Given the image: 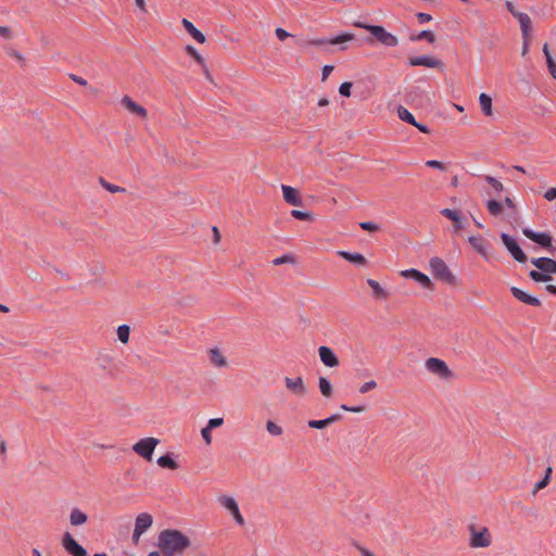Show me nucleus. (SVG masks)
<instances>
[{
  "mask_svg": "<svg viewBox=\"0 0 556 556\" xmlns=\"http://www.w3.org/2000/svg\"><path fill=\"white\" fill-rule=\"evenodd\" d=\"M157 551H152L148 556H182L191 546L188 535L177 529H165L156 539Z\"/></svg>",
  "mask_w": 556,
  "mask_h": 556,
  "instance_id": "f257e3e1",
  "label": "nucleus"
},
{
  "mask_svg": "<svg viewBox=\"0 0 556 556\" xmlns=\"http://www.w3.org/2000/svg\"><path fill=\"white\" fill-rule=\"evenodd\" d=\"M531 263L536 270L529 273L530 278L536 282H546L552 279L551 275L556 274V261L548 257L532 258Z\"/></svg>",
  "mask_w": 556,
  "mask_h": 556,
  "instance_id": "f03ea898",
  "label": "nucleus"
},
{
  "mask_svg": "<svg viewBox=\"0 0 556 556\" xmlns=\"http://www.w3.org/2000/svg\"><path fill=\"white\" fill-rule=\"evenodd\" d=\"M492 543L493 536L486 527L477 525L468 527V545L471 548H488Z\"/></svg>",
  "mask_w": 556,
  "mask_h": 556,
  "instance_id": "7ed1b4c3",
  "label": "nucleus"
},
{
  "mask_svg": "<svg viewBox=\"0 0 556 556\" xmlns=\"http://www.w3.org/2000/svg\"><path fill=\"white\" fill-rule=\"evenodd\" d=\"M429 267L432 275L439 280L451 286H455L457 283L455 275L450 270L448 266L441 257H431L429 261Z\"/></svg>",
  "mask_w": 556,
  "mask_h": 556,
  "instance_id": "20e7f679",
  "label": "nucleus"
},
{
  "mask_svg": "<svg viewBox=\"0 0 556 556\" xmlns=\"http://www.w3.org/2000/svg\"><path fill=\"white\" fill-rule=\"evenodd\" d=\"M355 26L368 30L381 45L386 47L392 48L399 45L397 37L387 31L382 26L369 25L365 23H356Z\"/></svg>",
  "mask_w": 556,
  "mask_h": 556,
  "instance_id": "39448f33",
  "label": "nucleus"
},
{
  "mask_svg": "<svg viewBox=\"0 0 556 556\" xmlns=\"http://www.w3.org/2000/svg\"><path fill=\"white\" fill-rule=\"evenodd\" d=\"M425 369L440 378L441 380H452L454 378L453 371L448 368L447 364L438 357H429L425 361Z\"/></svg>",
  "mask_w": 556,
  "mask_h": 556,
  "instance_id": "423d86ee",
  "label": "nucleus"
},
{
  "mask_svg": "<svg viewBox=\"0 0 556 556\" xmlns=\"http://www.w3.org/2000/svg\"><path fill=\"white\" fill-rule=\"evenodd\" d=\"M160 440L154 437L142 438L132 445V451L141 458L150 462Z\"/></svg>",
  "mask_w": 556,
  "mask_h": 556,
  "instance_id": "0eeeda50",
  "label": "nucleus"
},
{
  "mask_svg": "<svg viewBox=\"0 0 556 556\" xmlns=\"http://www.w3.org/2000/svg\"><path fill=\"white\" fill-rule=\"evenodd\" d=\"M217 501L220 504V506L232 516L235 522L238 526H240V527L244 526L245 520H244L242 514L240 513L239 505H238L237 501L235 500V497H232L230 495H222L217 498Z\"/></svg>",
  "mask_w": 556,
  "mask_h": 556,
  "instance_id": "6e6552de",
  "label": "nucleus"
},
{
  "mask_svg": "<svg viewBox=\"0 0 556 556\" xmlns=\"http://www.w3.org/2000/svg\"><path fill=\"white\" fill-rule=\"evenodd\" d=\"M153 518L149 513H141L136 517L132 542L138 544L141 535L151 528Z\"/></svg>",
  "mask_w": 556,
  "mask_h": 556,
  "instance_id": "1a4fd4ad",
  "label": "nucleus"
},
{
  "mask_svg": "<svg viewBox=\"0 0 556 556\" xmlns=\"http://www.w3.org/2000/svg\"><path fill=\"white\" fill-rule=\"evenodd\" d=\"M501 239L505 248L517 262L525 263L527 261V255L513 237L507 233H502Z\"/></svg>",
  "mask_w": 556,
  "mask_h": 556,
  "instance_id": "9d476101",
  "label": "nucleus"
},
{
  "mask_svg": "<svg viewBox=\"0 0 556 556\" xmlns=\"http://www.w3.org/2000/svg\"><path fill=\"white\" fill-rule=\"evenodd\" d=\"M121 104L124 106V109L131 115L141 118L147 119L148 118V111L146 108H143L141 104L137 103L131 97L129 96H123L121 98Z\"/></svg>",
  "mask_w": 556,
  "mask_h": 556,
  "instance_id": "9b49d317",
  "label": "nucleus"
},
{
  "mask_svg": "<svg viewBox=\"0 0 556 556\" xmlns=\"http://www.w3.org/2000/svg\"><path fill=\"white\" fill-rule=\"evenodd\" d=\"M62 547L72 556H86L87 551L76 542L70 532H65L62 536Z\"/></svg>",
  "mask_w": 556,
  "mask_h": 556,
  "instance_id": "f8f14e48",
  "label": "nucleus"
},
{
  "mask_svg": "<svg viewBox=\"0 0 556 556\" xmlns=\"http://www.w3.org/2000/svg\"><path fill=\"white\" fill-rule=\"evenodd\" d=\"M468 242L478 254H480L485 261H489L491 244L486 239L480 235L470 236L468 238Z\"/></svg>",
  "mask_w": 556,
  "mask_h": 556,
  "instance_id": "ddd939ff",
  "label": "nucleus"
},
{
  "mask_svg": "<svg viewBox=\"0 0 556 556\" xmlns=\"http://www.w3.org/2000/svg\"><path fill=\"white\" fill-rule=\"evenodd\" d=\"M401 276H403L405 278L414 279L416 282H418L425 289H428V290L434 289V283L432 282V280L427 275H425L424 273H421L415 268L402 270Z\"/></svg>",
  "mask_w": 556,
  "mask_h": 556,
  "instance_id": "4468645a",
  "label": "nucleus"
},
{
  "mask_svg": "<svg viewBox=\"0 0 556 556\" xmlns=\"http://www.w3.org/2000/svg\"><path fill=\"white\" fill-rule=\"evenodd\" d=\"M285 384L286 388L295 396L303 397L307 394V387L301 377H286Z\"/></svg>",
  "mask_w": 556,
  "mask_h": 556,
  "instance_id": "2eb2a0df",
  "label": "nucleus"
},
{
  "mask_svg": "<svg viewBox=\"0 0 556 556\" xmlns=\"http://www.w3.org/2000/svg\"><path fill=\"white\" fill-rule=\"evenodd\" d=\"M410 66H426L429 68L442 67V62L431 55H418L408 59Z\"/></svg>",
  "mask_w": 556,
  "mask_h": 556,
  "instance_id": "dca6fc26",
  "label": "nucleus"
},
{
  "mask_svg": "<svg viewBox=\"0 0 556 556\" xmlns=\"http://www.w3.org/2000/svg\"><path fill=\"white\" fill-rule=\"evenodd\" d=\"M522 233L530 240L534 241L543 248H549L552 245V237L547 232H535L530 228H523Z\"/></svg>",
  "mask_w": 556,
  "mask_h": 556,
  "instance_id": "f3484780",
  "label": "nucleus"
},
{
  "mask_svg": "<svg viewBox=\"0 0 556 556\" xmlns=\"http://www.w3.org/2000/svg\"><path fill=\"white\" fill-rule=\"evenodd\" d=\"M511 14L518 20L522 39H531L532 22L527 13L511 11Z\"/></svg>",
  "mask_w": 556,
  "mask_h": 556,
  "instance_id": "a211bd4d",
  "label": "nucleus"
},
{
  "mask_svg": "<svg viewBox=\"0 0 556 556\" xmlns=\"http://www.w3.org/2000/svg\"><path fill=\"white\" fill-rule=\"evenodd\" d=\"M281 191L283 200L288 204L293 206H301L303 204L301 194L295 188L287 185H281Z\"/></svg>",
  "mask_w": 556,
  "mask_h": 556,
  "instance_id": "6ab92c4d",
  "label": "nucleus"
},
{
  "mask_svg": "<svg viewBox=\"0 0 556 556\" xmlns=\"http://www.w3.org/2000/svg\"><path fill=\"white\" fill-rule=\"evenodd\" d=\"M207 357H208L210 364L214 368H226L228 366L226 356L223 354V352L218 348L208 349Z\"/></svg>",
  "mask_w": 556,
  "mask_h": 556,
  "instance_id": "aec40b11",
  "label": "nucleus"
},
{
  "mask_svg": "<svg viewBox=\"0 0 556 556\" xmlns=\"http://www.w3.org/2000/svg\"><path fill=\"white\" fill-rule=\"evenodd\" d=\"M318 355H319L321 363L325 366L330 367V368L339 366V358L337 357V355L330 348L325 346V345L320 346L318 349Z\"/></svg>",
  "mask_w": 556,
  "mask_h": 556,
  "instance_id": "412c9836",
  "label": "nucleus"
},
{
  "mask_svg": "<svg viewBox=\"0 0 556 556\" xmlns=\"http://www.w3.org/2000/svg\"><path fill=\"white\" fill-rule=\"evenodd\" d=\"M440 213L454 224L455 231H459L465 228L463 215L459 210L443 208Z\"/></svg>",
  "mask_w": 556,
  "mask_h": 556,
  "instance_id": "4be33fe9",
  "label": "nucleus"
},
{
  "mask_svg": "<svg viewBox=\"0 0 556 556\" xmlns=\"http://www.w3.org/2000/svg\"><path fill=\"white\" fill-rule=\"evenodd\" d=\"M355 36L353 34H350V33H344V34H341L330 40H327V39H314V40H311L308 41L307 43L308 45H313V46H323V45H326V43H329V45H341V43H344V42H348V41H352L354 40Z\"/></svg>",
  "mask_w": 556,
  "mask_h": 556,
  "instance_id": "5701e85b",
  "label": "nucleus"
},
{
  "mask_svg": "<svg viewBox=\"0 0 556 556\" xmlns=\"http://www.w3.org/2000/svg\"><path fill=\"white\" fill-rule=\"evenodd\" d=\"M510 292L518 301H520L525 304L532 305V306L541 305V301L538 298L528 294L527 292H525L523 290H521L517 287H511Z\"/></svg>",
  "mask_w": 556,
  "mask_h": 556,
  "instance_id": "b1692460",
  "label": "nucleus"
},
{
  "mask_svg": "<svg viewBox=\"0 0 556 556\" xmlns=\"http://www.w3.org/2000/svg\"><path fill=\"white\" fill-rule=\"evenodd\" d=\"M181 24L195 41L199 43L205 42V36L189 20L182 18Z\"/></svg>",
  "mask_w": 556,
  "mask_h": 556,
  "instance_id": "393cba45",
  "label": "nucleus"
},
{
  "mask_svg": "<svg viewBox=\"0 0 556 556\" xmlns=\"http://www.w3.org/2000/svg\"><path fill=\"white\" fill-rule=\"evenodd\" d=\"M88 516L81 509L75 507L70 513V523L73 527H79L87 522Z\"/></svg>",
  "mask_w": 556,
  "mask_h": 556,
  "instance_id": "a878e982",
  "label": "nucleus"
},
{
  "mask_svg": "<svg viewBox=\"0 0 556 556\" xmlns=\"http://www.w3.org/2000/svg\"><path fill=\"white\" fill-rule=\"evenodd\" d=\"M156 464L162 468H167L170 470H176L179 467L178 463L174 458V455L170 453L160 456L156 459Z\"/></svg>",
  "mask_w": 556,
  "mask_h": 556,
  "instance_id": "bb28decb",
  "label": "nucleus"
},
{
  "mask_svg": "<svg viewBox=\"0 0 556 556\" xmlns=\"http://www.w3.org/2000/svg\"><path fill=\"white\" fill-rule=\"evenodd\" d=\"M338 255L346 260L348 262H351L353 264H356L358 266H365L367 264V261L365 256L361 253H350L346 251H339Z\"/></svg>",
  "mask_w": 556,
  "mask_h": 556,
  "instance_id": "cd10ccee",
  "label": "nucleus"
},
{
  "mask_svg": "<svg viewBox=\"0 0 556 556\" xmlns=\"http://www.w3.org/2000/svg\"><path fill=\"white\" fill-rule=\"evenodd\" d=\"M479 104L482 113L490 117L493 115V103L492 98L486 93H480L479 96Z\"/></svg>",
  "mask_w": 556,
  "mask_h": 556,
  "instance_id": "c85d7f7f",
  "label": "nucleus"
},
{
  "mask_svg": "<svg viewBox=\"0 0 556 556\" xmlns=\"http://www.w3.org/2000/svg\"><path fill=\"white\" fill-rule=\"evenodd\" d=\"M340 418H341L340 415L333 414V415H331V416H329V417H327L325 419L309 420L308 421V427L314 428V429H324L327 426L338 421Z\"/></svg>",
  "mask_w": 556,
  "mask_h": 556,
  "instance_id": "c756f323",
  "label": "nucleus"
},
{
  "mask_svg": "<svg viewBox=\"0 0 556 556\" xmlns=\"http://www.w3.org/2000/svg\"><path fill=\"white\" fill-rule=\"evenodd\" d=\"M367 283L368 286L371 288L372 290V295L376 298V299H381V300H386L388 296H389V293L387 290H384L380 283L374 279H367Z\"/></svg>",
  "mask_w": 556,
  "mask_h": 556,
  "instance_id": "7c9ffc66",
  "label": "nucleus"
},
{
  "mask_svg": "<svg viewBox=\"0 0 556 556\" xmlns=\"http://www.w3.org/2000/svg\"><path fill=\"white\" fill-rule=\"evenodd\" d=\"M485 206L492 216H498L503 212V203L496 199H489L485 203Z\"/></svg>",
  "mask_w": 556,
  "mask_h": 556,
  "instance_id": "2f4dec72",
  "label": "nucleus"
},
{
  "mask_svg": "<svg viewBox=\"0 0 556 556\" xmlns=\"http://www.w3.org/2000/svg\"><path fill=\"white\" fill-rule=\"evenodd\" d=\"M484 180L490 185L494 195L496 197H500L501 193L505 190L504 185L493 176H484Z\"/></svg>",
  "mask_w": 556,
  "mask_h": 556,
  "instance_id": "473e14b6",
  "label": "nucleus"
},
{
  "mask_svg": "<svg viewBox=\"0 0 556 556\" xmlns=\"http://www.w3.org/2000/svg\"><path fill=\"white\" fill-rule=\"evenodd\" d=\"M318 388H319L320 393L325 397H331L332 396V386H331L330 381L327 378H325V377H319L318 378Z\"/></svg>",
  "mask_w": 556,
  "mask_h": 556,
  "instance_id": "72a5a7b5",
  "label": "nucleus"
},
{
  "mask_svg": "<svg viewBox=\"0 0 556 556\" xmlns=\"http://www.w3.org/2000/svg\"><path fill=\"white\" fill-rule=\"evenodd\" d=\"M397 115L403 122H406L413 126L417 125V121L415 119L414 115L406 108L399 106Z\"/></svg>",
  "mask_w": 556,
  "mask_h": 556,
  "instance_id": "f704fd0d",
  "label": "nucleus"
},
{
  "mask_svg": "<svg viewBox=\"0 0 556 556\" xmlns=\"http://www.w3.org/2000/svg\"><path fill=\"white\" fill-rule=\"evenodd\" d=\"M116 334L118 340L123 344H127L129 342V336H130V328L128 325H121L116 329Z\"/></svg>",
  "mask_w": 556,
  "mask_h": 556,
  "instance_id": "c9c22d12",
  "label": "nucleus"
},
{
  "mask_svg": "<svg viewBox=\"0 0 556 556\" xmlns=\"http://www.w3.org/2000/svg\"><path fill=\"white\" fill-rule=\"evenodd\" d=\"M552 472V467H547L543 479L534 484L533 494L538 493L540 490L544 489L549 483Z\"/></svg>",
  "mask_w": 556,
  "mask_h": 556,
  "instance_id": "e433bc0d",
  "label": "nucleus"
},
{
  "mask_svg": "<svg viewBox=\"0 0 556 556\" xmlns=\"http://www.w3.org/2000/svg\"><path fill=\"white\" fill-rule=\"evenodd\" d=\"M186 51L189 55H191L194 61L200 65L204 66L205 60L204 58L197 51V49L192 46H187Z\"/></svg>",
  "mask_w": 556,
  "mask_h": 556,
  "instance_id": "4c0bfd02",
  "label": "nucleus"
},
{
  "mask_svg": "<svg viewBox=\"0 0 556 556\" xmlns=\"http://www.w3.org/2000/svg\"><path fill=\"white\" fill-rule=\"evenodd\" d=\"M266 430L269 434L275 435V437L282 434V428L271 420H268L266 422Z\"/></svg>",
  "mask_w": 556,
  "mask_h": 556,
  "instance_id": "58836bf2",
  "label": "nucleus"
},
{
  "mask_svg": "<svg viewBox=\"0 0 556 556\" xmlns=\"http://www.w3.org/2000/svg\"><path fill=\"white\" fill-rule=\"evenodd\" d=\"M291 215H292V217L300 219V220H312L313 219V216L309 212L292 210Z\"/></svg>",
  "mask_w": 556,
  "mask_h": 556,
  "instance_id": "ea45409f",
  "label": "nucleus"
},
{
  "mask_svg": "<svg viewBox=\"0 0 556 556\" xmlns=\"http://www.w3.org/2000/svg\"><path fill=\"white\" fill-rule=\"evenodd\" d=\"M415 39H416V40H422V39H425V40H427L428 42L433 43V42L435 41V36H434V34H433L431 30H422V31H420V33L416 36V38H415Z\"/></svg>",
  "mask_w": 556,
  "mask_h": 556,
  "instance_id": "a19ab883",
  "label": "nucleus"
},
{
  "mask_svg": "<svg viewBox=\"0 0 556 556\" xmlns=\"http://www.w3.org/2000/svg\"><path fill=\"white\" fill-rule=\"evenodd\" d=\"M102 187L111 193H117L124 191V189L117 185H113L111 182L105 181L104 179L100 180Z\"/></svg>",
  "mask_w": 556,
  "mask_h": 556,
  "instance_id": "79ce46f5",
  "label": "nucleus"
},
{
  "mask_svg": "<svg viewBox=\"0 0 556 556\" xmlns=\"http://www.w3.org/2000/svg\"><path fill=\"white\" fill-rule=\"evenodd\" d=\"M377 382L375 380H369V381H366L365 383H363L361 387H359V392L362 394H365L374 389L377 388Z\"/></svg>",
  "mask_w": 556,
  "mask_h": 556,
  "instance_id": "37998d69",
  "label": "nucleus"
},
{
  "mask_svg": "<svg viewBox=\"0 0 556 556\" xmlns=\"http://www.w3.org/2000/svg\"><path fill=\"white\" fill-rule=\"evenodd\" d=\"M201 437L207 445L212 444V430L207 426L201 429Z\"/></svg>",
  "mask_w": 556,
  "mask_h": 556,
  "instance_id": "c03bdc74",
  "label": "nucleus"
},
{
  "mask_svg": "<svg viewBox=\"0 0 556 556\" xmlns=\"http://www.w3.org/2000/svg\"><path fill=\"white\" fill-rule=\"evenodd\" d=\"M351 88H352V83L345 81V83L340 85L339 92L343 97H350L351 96Z\"/></svg>",
  "mask_w": 556,
  "mask_h": 556,
  "instance_id": "a18cd8bd",
  "label": "nucleus"
},
{
  "mask_svg": "<svg viewBox=\"0 0 556 556\" xmlns=\"http://www.w3.org/2000/svg\"><path fill=\"white\" fill-rule=\"evenodd\" d=\"M359 227L367 231H377L379 229V226L372 222H362Z\"/></svg>",
  "mask_w": 556,
  "mask_h": 556,
  "instance_id": "49530a36",
  "label": "nucleus"
},
{
  "mask_svg": "<svg viewBox=\"0 0 556 556\" xmlns=\"http://www.w3.org/2000/svg\"><path fill=\"white\" fill-rule=\"evenodd\" d=\"M426 165L428 167H433V168L440 169L442 172H444L446 169L445 165L442 162L437 161V160H429L426 162Z\"/></svg>",
  "mask_w": 556,
  "mask_h": 556,
  "instance_id": "de8ad7c7",
  "label": "nucleus"
},
{
  "mask_svg": "<svg viewBox=\"0 0 556 556\" xmlns=\"http://www.w3.org/2000/svg\"><path fill=\"white\" fill-rule=\"evenodd\" d=\"M223 424H224L223 418H212L207 421L206 426L208 427V429L213 430L215 428L223 426Z\"/></svg>",
  "mask_w": 556,
  "mask_h": 556,
  "instance_id": "09e8293b",
  "label": "nucleus"
},
{
  "mask_svg": "<svg viewBox=\"0 0 556 556\" xmlns=\"http://www.w3.org/2000/svg\"><path fill=\"white\" fill-rule=\"evenodd\" d=\"M340 408L345 410V412H351V413H362V412L365 410L364 406H348L345 404H342L340 406Z\"/></svg>",
  "mask_w": 556,
  "mask_h": 556,
  "instance_id": "8fccbe9b",
  "label": "nucleus"
},
{
  "mask_svg": "<svg viewBox=\"0 0 556 556\" xmlns=\"http://www.w3.org/2000/svg\"><path fill=\"white\" fill-rule=\"evenodd\" d=\"M547 67L548 72L554 79H556V63L552 56H548Z\"/></svg>",
  "mask_w": 556,
  "mask_h": 556,
  "instance_id": "3c124183",
  "label": "nucleus"
},
{
  "mask_svg": "<svg viewBox=\"0 0 556 556\" xmlns=\"http://www.w3.org/2000/svg\"><path fill=\"white\" fill-rule=\"evenodd\" d=\"M275 34H276L277 38L281 41L286 40L287 38H289L291 36V34H289L286 29L280 28V27L276 28Z\"/></svg>",
  "mask_w": 556,
  "mask_h": 556,
  "instance_id": "603ef678",
  "label": "nucleus"
},
{
  "mask_svg": "<svg viewBox=\"0 0 556 556\" xmlns=\"http://www.w3.org/2000/svg\"><path fill=\"white\" fill-rule=\"evenodd\" d=\"M70 78L79 86L86 87L88 85V81L78 75L70 74Z\"/></svg>",
  "mask_w": 556,
  "mask_h": 556,
  "instance_id": "864d4df0",
  "label": "nucleus"
},
{
  "mask_svg": "<svg viewBox=\"0 0 556 556\" xmlns=\"http://www.w3.org/2000/svg\"><path fill=\"white\" fill-rule=\"evenodd\" d=\"M544 198H545V200H547L549 202L555 200L556 199V187L547 189L544 193Z\"/></svg>",
  "mask_w": 556,
  "mask_h": 556,
  "instance_id": "5fc2aeb1",
  "label": "nucleus"
},
{
  "mask_svg": "<svg viewBox=\"0 0 556 556\" xmlns=\"http://www.w3.org/2000/svg\"><path fill=\"white\" fill-rule=\"evenodd\" d=\"M0 36L5 38V39H11L12 38V30L10 27H7V26H0Z\"/></svg>",
  "mask_w": 556,
  "mask_h": 556,
  "instance_id": "6e6d98bb",
  "label": "nucleus"
},
{
  "mask_svg": "<svg viewBox=\"0 0 556 556\" xmlns=\"http://www.w3.org/2000/svg\"><path fill=\"white\" fill-rule=\"evenodd\" d=\"M332 65H325L321 71V80L325 81L328 78V76L332 73Z\"/></svg>",
  "mask_w": 556,
  "mask_h": 556,
  "instance_id": "4d7b16f0",
  "label": "nucleus"
},
{
  "mask_svg": "<svg viewBox=\"0 0 556 556\" xmlns=\"http://www.w3.org/2000/svg\"><path fill=\"white\" fill-rule=\"evenodd\" d=\"M291 261V256L290 255H282V256H279V257H276L274 261H273V264L278 266V265H281V264H285V263H288Z\"/></svg>",
  "mask_w": 556,
  "mask_h": 556,
  "instance_id": "13d9d810",
  "label": "nucleus"
},
{
  "mask_svg": "<svg viewBox=\"0 0 556 556\" xmlns=\"http://www.w3.org/2000/svg\"><path fill=\"white\" fill-rule=\"evenodd\" d=\"M417 18H418L419 23L424 24V23L430 22L432 20V16L428 13L420 12L417 14Z\"/></svg>",
  "mask_w": 556,
  "mask_h": 556,
  "instance_id": "bf43d9fd",
  "label": "nucleus"
},
{
  "mask_svg": "<svg viewBox=\"0 0 556 556\" xmlns=\"http://www.w3.org/2000/svg\"><path fill=\"white\" fill-rule=\"evenodd\" d=\"M502 203H503V206L505 205L508 208H511V210L516 208L514 200L509 197H505Z\"/></svg>",
  "mask_w": 556,
  "mask_h": 556,
  "instance_id": "052dcab7",
  "label": "nucleus"
},
{
  "mask_svg": "<svg viewBox=\"0 0 556 556\" xmlns=\"http://www.w3.org/2000/svg\"><path fill=\"white\" fill-rule=\"evenodd\" d=\"M212 230H213V242L215 244H218L220 242V239H222L220 233H219L217 227H215V226L213 227Z\"/></svg>",
  "mask_w": 556,
  "mask_h": 556,
  "instance_id": "680f3d73",
  "label": "nucleus"
},
{
  "mask_svg": "<svg viewBox=\"0 0 556 556\" xmlns=\"http://www.w3.org/2000/svg\"><path fill=\"white\" fill-rule=\"evenodd\" d=\"M530 41L531 39H522V51H521V54L525 56L528 51H529V47H530Z\"/></svg>",
  "mask_w": 556,
  "mask_h": 556,
  "instance_id": "e2e57ef3",
  "label": "nucleus"
},
{
  "mask_svg": "<svg viewBox=\"0 0 556 556\" xmlns=\"http://www.w3.org/2000/svg\"><path fill=\"white\" fill-rule=\"evenodd\" d=\"M135 3L141 12L147 13V5L144 0H135Z\"/></svg>",
  "mask_w": 556,
  "mask_h": 556,
  "instance_id": "0e129e2a",
  "label": "nucleus"
},
{
  "mask_svg": "<svg viewBox=\"0 0 556 556\" xmlns=\"http://www.w3.org/2000/svg\"><path fill=\"white\" fill-rule=\"evenodd\" d=\"M201 67L203 68V74H204L205 78H206L207 80H210L211 83H213L212 74H211V72L208 71V68H207L206 64L204 63V66H201Z\"/></svg>",
  "mask_w": 556,
  "mask_h": 556,
  "instance_id": "69168bd1",
  "label": "nucleus"
},
{
  "mask_svg": "<svg viewBox=\"0 0 556 556\" xmlns=\"http://www.w3.org/2000/svg\"><path fill=\"white\" fill-rule=\"evenodd\" d=\"M414 126H415L416 128H418V129H419L421 132H424V134H429V132H430L429 128H428L426 125H424V124H419V123L417 122V125H414Z\"/></svg>",
  "mask_w": 556,
  "mask_h": 556,
  "instance_id": "338daca9",
  "label": "nucleus"
},
{
  "mask_svg": "<svg viewBox=\"0 0 556 556\" xmlns=\"http://www.w3.org/2000/svg\"><path fill=\"white\" fill-rule=\"evenodd\" d=\"M361 555L362 556H375L367 548H361Z\"/></svg>",
  "mask_w": 556,
  "mask_h": 556,
  "instance_id": "774afa93",
  "label": "nucleus"
}]
</instances>
